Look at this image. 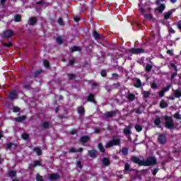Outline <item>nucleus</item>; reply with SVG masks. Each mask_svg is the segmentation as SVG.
I'll use <instances>...</instances> for the list:
<instances>
[{
    "label": "nucleus",
    "mask_w": 181,
    "mask_h": 181,
    "mask_svg": "<svg viewBox=\"0 0 181 181\" xmlns=\"http://www.w3.org/2000/svg\"><path fill=\"white\" fill-rule=\"evenodd\" d=\"M102 163L104 165V166H110V165H111V161H110V158H104L102 160Z\"/></svg>",
    "instance_id": "nucleus-14"
},
{
    "label": "nucleus",
    "mask_w": 181,
    "mask_h": 181,
    "mask_svg": "<svg viewBox=\"0 0 181 181\" xmlns=\"http://www.w3.org/2000/svg\"><path fill=\"white\" fill-rule=\"evenodd\" d=\"M173 117L175 118V119H181V115L177 112L174 115Z\"/></svg>",
    "instance_id": "nucleus-35"
},
{
    "label": "nucleus",
    "mask_w": 181,
    "mask_h": 181,
    "mask_svg": "<svg viewBox=\"0 0 181 181\" xmlns=\"http://www.w3.org/2000/svg\"><path fill=\"white\" fill-rule=\"evenodd\" d=\"M89 139L90 138L88 136H84L81 138V142L86 144V142H87Z\"/></svg>",
    "instance_id": "nucleus-29"
},
{
    "label": "nucleus",
    "mask_w": 181,
    "mask_h": 181,
    "mask_svg": "<svg viewBox=\"0 0 181 181\" xmlns=\"http://www.w3.org/2000/svg\"><path fill=\"white\" fill-rule=\"evenodd\" d=\"M161 124H162V121H160V117H156V119H154V125H156V127H158V128H160Z\"/></svg>",
    "instance_id": "nucleus-13"
},
{
    "label": "nucleus",
    "mask_w": 181,
    "mask_h": 181,
    "mask_svg": "<svg viewBox=\"0 0 181 181\" xmlns=\"http://www.w3.org/2000/svg\"><path fill=\"white\" fill-rule=\"evenodd\" d=\"M98 156V151L97 150H91V158H97Z\"/></svg>",
    "instance_id": "nucleus-27"
},
{
    "label": "nucleus",
    "mask_w": 181,
    "mask_h": 181,
    "mask_svg": "<svg viewBox=\"0 0 181 181\" xmlns=\"http://www.w3.org/2000/svg\"><path fill=\"white\" fill-rule=\"evenodd\" d=\"M170 67L174 69L175 71L177 72V66L175 64H170Z\"/></svg>",
    "instance_id": "nucleus-48"
},
{
    "label": "nucleus",
    "mask_w": 181,
    "mask_h": 181,
    "mask_svg": "<svg viewBox=\"0 0 181 181\" xmlns=\"http://www.w3.org/2000/svg\"><path fill=\"white\" fill-rule=\"evenodd\" d=\"M128 152H129V149L127 147H123L122 148V154L123 155V156H127V155H128Z\"/></svg>",
    "instance_id": "nucleus-22"
},
{
    "label": "nucleus",
    "mask_w": 181,
    "mask_h": 181,
    "mask_svg": "<svg viewBox=\"0 0 181 181\" xmlns=\"http://www.w3.org/2000/svg\"><path fill=\"white\" fill-rule=\"evenodd\" d=\"M76 165L79 169H82L83 166L81 165V163L80 161H76Z\"/></svg>",
    "instance_id": "nucleus-56"
},
{
    "label": "nucleus",
    "mask_w": 181,
    "mask_h": 181,
    "mask_svg": "<svg viewBox=\"0 0 181 181\" xmlns=\"http://www.w3.org/2000/svg\"><path fill=\"white\" fill-rule=\"evenodd\" d=\"M91 90H95V93H98V91H100V84L98 83H92Z\"/></svg>",
    "instance_id": "nucleus-10"
},
{
    "label": "nucleus",
    "mask_w": 181,
    "mask_h": 181,
    "mask_svg": "<svg viewBox=\"0 0 181 181\" xmlns=\"http://www.w3.org/2000/svg\"><path fill=\"white\" fill-rule=\"evenodd\" d=\"M95 134H100L101 132V130L100 129H95Z\"/></svg>",
    "instance_id": "nucleus-64"
},
{
    "label": "nucleus",
    "mask_w": 181,
    "mask_h": 181,
    "mask_svg": "<svg viewBox=\"0 0 181 181\" xmlns=\"http://www.w3.org/2000/svg\"><path fill=\"white\" fill-rule=\"evenodd\" d=\"M43 128H45V129H47V128H49V127H50V123L47 122H45L42 124Z\"/></svg>",
    "instance_id": "nucleus-38"
},
{
    "label": "nucleus",
    "mask_w": 181,
    "mask_h": 181,
    "mask_svg": "<svg viewBox=\"0 0 181 181\" xmlns=\"http://www.w3.org/2000/svg\"><path fill=\"white\" fill-rule=\"evenodd\" d=\"M16 171L12 170V171H11V172L9 173V176H10L11 177H13L14 176H16Z\"/></svg>",
    "instance_id": "nucleus-47"
},
{
    "label": "nucleus",
    "mask_w": 181,
    "mask_h": 181,
    "mask_svg": "<svg viewBox=\"0 0 181 181\" xmlns=\"http://www.w3.org/2000/svg\"><path fill=\"white\" fill-rule=\"evenodd\" d=\"M36 166H40V161L35 160L34 165H32L33 168H36Z\"/></svg>",
    "instance_id": "nucleus-39"
},
{
    "label": "nucleus",
    "mask_w": 181,
    "mask_h": 181,
    "mask_svg": "<svg viewBox=\"0 0 181 181\" xmlns=\"http://www.w3.org/2000/svg\"><path fill=\"white\" fill-rule=\"evenodd\" d=\"M134 128L137 132H141V131H142V126L139 124H136Z\"/></svg>",
    "instance_id": "nucleus-34"
},
{
    "label": "nucleus",
    "mask_w": 181,
    "mask_h": 181,
    "mask_svg": "<svg viewBox=\"0 0 181 181\" xmlns=\"http://www.w3.org/2000/svg\"><path fill=\"white\" fill-rule=\"evenodd\" d=\"M74 19L75 22H78V21H80V17L78 16H75Z\"/></svg>",
    "instance_id": "nucleus-60"
},
{
    "label": "nucleus",
    "mask_w": 181,
    "mask_h": 181,
    "mask_svg": "<svg viewBox=\"0 0 181 181\" xmlns=\"http://www.w3.org/2000/svg\"><path fill=\"white\" fill-rule=\"evenodd\" d=\"M80 50H81V47L77 46L71 48V52H80Z\"/></svg>",
    "instance_id": "nucleus-32"
},
{
    "label": "nucleus",
    "mask_w": 181,
    "mask_h": 181,
    "mask_svg": "<svg viewBox=\"0 0 181 181\" xmlns=\"http://www.w3.org/2000/svg\"><path fill=\"white\" fill-rule=\"evenodd\" d=\"M158 170H159V169H158V168H154L153 170L152 175H153V176H156V173H158Z\"/></svg>",
    "instance_id": "nucleus-52"
},
{
    "label": "nucleus",
    "mask_w": 181,
    "mask_h": 181,
    "mask_svg": "<svg viewBox=\"0 0 181 181\" xmlns=\"http://www.w3.org/2000/svg\"><path fill=\"white\" fill-rule=\"evenodd\" d=\"M35 152H36L37 155L40 156L42 155V149L39 148L38 147L34 148Z\"/></svg>",
    "instance_id": "nucleus-33"
},
{
    "label": "nucleus",
    "mask_w": 181,
    "mask_h": 181,
    "mask_svg": "<svg viewBox=\"0 0 181 181\" xmlns=\"http://www.w3.org/2000/svg\"><path fill=\"white\" fill-rule=\"evenodd\" d=\"M83 151V148H79L78 150L74 148H71L69 150V152L71 153H77V152H82Z\"/></svg>",
    "instance_id": "nucleus-23"
},
{
    "label": "nucleus",
    "mask_w": 181,
    "mask_h": 181,
    "mask_svg": "<svg viewBox=\"0 0 181 181\" xmlns=\"http://www.w3.org/2000/svg\"><path fill=\"white\" fill-rule=\"evenodd\" d=\"M165 9H166V6L165 5V4H161L160 6L155 8V11H158L159 13H162L163 11H165Z\"/></svg>",
    "instance_id": "nucleus-12"
},
{
    "label": "nucleus",
    "mask_w": 181,
    "mask_h": 181,
    "mask_svg": "<svg viewBox=\"0 0 181 181\" xmlns=\"http://www.w3.org/2000/svg\"><path fill=\"white\" fill-rule=\"evenodd\" d=\"M177 29H179V30H181V21H179L177 23Z\"/></svg>",
    "instance_id": "nucleus-54"
},
{
    "label": "nucleus",
    "mask_w": 181,
    "mask_h": 181,
    "mask_svg": "<svg viewBox=\"0 0 181 181\" xmlns=\"http://www.w3.org/2000/svg\"><path fill=\"white\" fill-rule=\"evenodd\" d=\"M56 40H57V43H58V45H62V43H63V37L58 36L56 38Z\"/></svg>",
    "instance_id": "nucleus-31"
},
{
    "label": "nucleus",
    "mask_w": 181,
    "mask_h": 181,
    "mask_svg": "<svg viewBox=\"0 0 181 181\" xmlns=\"http://www.w3.org/2000/svg\"><path fill=\"white\" fill-rule=\"evenodd\" d=\"M105 117L106 118H112L115 115H117V112L115 111H110V112H106L104 114Z\"/></svg>",
    "instance_id": "nucleus-11"
},
{
    "label": "nucleus",
    "mask_w": 181,
    "mask_h": 181,
    "mask_svg": "<svg viewBox=\"0 0 181 181\" xmlns=\"http://www.w3.org/2000/svg\"><path fill=\"white\" fill-rule=\"evenodd\" d=\"M68 77L69 80H74V78H76V76L74 74H69Z\"/></svg>",
    "instance_id": "nucleus-53"
},
{
    "label": "nucleus",
    "mask_w": 181,
    "mask_h": 181,
    "mask_svg": "<svg viewBox=\"0 0 181 181\" xmlns=\"http://www.w3.org/2000/svg\"><path fill=\"white\" fill-rule=\"evenodd\" d=\"M22 138L23 139L28 141V139H29V134H22Z\"/></svg>",
    "instance_id": "nucleus-44"
},
{
    "label": "nucleus",
    "mask_w": 181,
    "mask_h": 181,
    "mask_svg": "<svg viewBox=\"0 0 181 181\" xmlns=\"http://www.w3.org/2000/svg\"><path fill=\"white\" fill-rule=\"evenodd\" d=\"M42 74V70L36 71L35 72L34 77L36 78V77H37V76H39V74Z\"/></svg>",
    "instance_id": "nucleus-46"
},
{
    "label": "nucleus",
    "mask_w": 181,
    "mask_h": 181,
    "mask_svg": "<svg viewBox=\"0 0 181 181\" xmlns=\"http://www.w3.org/2000/svg\"><path fill=\"white\" fill-rule=\"evenodd\" d=\"M127 98L129 101H134V100H135V95L134 93H129L127 94Z\"/></svg>",
    "instance_id": "nucleus-26"
},
{
    "label": "nucleus",
    "mask_w": 181,
    "mask_h": 181,
    "mask_svg": "<svg viewBox=\"0 0 181 181\" xmlns=\"http://www.w3.org/2000/svg\"><path fill=\"white\" fill-rule=\"evenodd\" d=\"M92 36L94 37L95 40H100V39H103V35L97 30H94L93 32Z\"/></svg>",
    "instance_id": "nucleus-8"
},
{
    "label": "nucleus",
    "mask_w": 181,
    "mask_h": 181,
    "mask_svg": "<svg viewBox=\"0 0 181 181\" xmlns=\"http://www.w3.org/2000/svg\"><path fill=\"white\" fill-rule=\"evenodd\" d=\"M113 87L115 88H119V87H121V83L118 82L117 83H114Z\"/></svg>",
    "instance_id": "nucleus-49"
},
{
    "label": "nucleus",
    "mask_w": 181,
    "mask_h": 181,
    "mask_svg": "<svg viewBox=\"0 0 181 181\" xmlns=\"http://www.w3.org/2000/svg\"><path fill=\"white\" fill-rule=\"evenodd\" d=\"M152 65L150 64H146V67H145V71H146V73H151V71H152Z\"/></svg>",
    "instance_id": "nucleus-24"
},
{
    "label": "nucleus",
    "mask_w": 181,
    "mask_h": 181,
    "mask_svg": "<svg viewBox=\"0 0 181 181\" xmlns=\"http://www.w3.org/2000/svg\"><path fill=\"white\" fill-rule=\"evenodd\" d=\"M134 87H136V88H141L142 87V81H141V79L137 78L136 80Z\"/></svg>",
    "instance_id": "nucleus-15"
},
{
    "label": "nucleus",
    "mask_w": 181,
    "mask_h": 181,
    "mask_svg": "<svg viewBox=\"0 0 181 181\" xmlns=\"http://www.w3.org/2000/svg\"><path fill=\"white\" fill-rule=\"evenodd\" d=\"M119 145H121V139H113L106 143L105 148L108 149L112 148V146H119Z\"/></svg>",
    "instance_id": "nucleus-3"
},
{
    "label": "nucleus",
    "mask_w": 181,
    "mask_h": 181,
    "mask_svg": "<svg viewBox=\"0 0 181 181\" xmlns=\"http://www.w3.org/2000/svg\"><path fill=\"white\" fill-rule=\"evenodd\" d=\"M98 148L99 149V152H101V153H104L105 152V148H104L103 143H99L98 145Z\"/></svg>",
    "instance_id": "nucleus-19"
},
{
    "label": "nucleus",
    "mask_w": 181,
    "mask_h": 181,
    "mask_svg": "<svg viewBox=\"0 0 181 181\" xmlns=\"http://www.w3.org/2000/svg\"><path fill=\"white\" fill-rule=\"evenodd\" d=\"M100 76L102 77H105L107 76V71L105 69H103L100 72Z\"/></svg>",
    "instance_id": "nucleus-41"
},
{
    "label": "nucleus",
    "mask_w": 181,
    "mask_h": 181,
    "mask_svg": "<svg viewBox=\"0 0 181 181\" xmlns=\"http://www.w3.org/2000/svg\"><path fill=\"white\" fill-rule=\"evenodd\" d=\"M23 88H25V90H29V88H30V85H24Z\"/></svg>",
    "instance_id": "nucleus-61"
},
{
    "label": "nucleus",
    "mask_w": 181,
    "mask_h": 181,
    "mask_svg": "<svg viewBox=\"0 0 181 181\" xmlns=\"http://www.w3.org/2000/svg\"><path fill=\"white\" fill-rule=\"evenodd\" d=\"M58 23L59 25H60L61 26H63V25H64V23L63 22V18H59L58 19Z\"/></svg>",
    "instance_id": "nucleus-45"
},
{
    "label": "nucleus",
    "mask_w": 181,
    "mask_h": 181,
    "mask_svg": "<svg viewBox=\"0 0 181 181\" xmlns=\"http://www.w3.org/2000/svg\"><path fill=\"white\" fill-rule=\"evenodd\" d=\"M14 33L12 30H7L4 33V36L5 39H9V37H12L13 36Z\"/></svg>",
    "instance_id": "nucleus-9"
},
{
    "label": "nucleus",
    "mask_w": 181,
    "mask_h": 181,
    "mask_svg": "<svg viewBox=\"0 0 181 181\" xmlns=\"http://www.w3.org/2000/svg\"><path fill=\"white\" fill-rule=\"evenodd\" d=\"M112 76L113 77H116V78L119 77V75L118 74H117V73H113V74H112Z\"/></svg>",
    "instance_id": "nucleus-63"
},
{
    "label": "nucleus",
    "mask_w": 181,
    "mask_h": 181,
    "mask_svg": "<svg viewBox=\"0 0 181 181\" xmlns=\"http://www.w3.org/2000/svg\"><path fill=\"white\" fill-rule=\"evenodd\" d=\"M129 52L132 53V54H141L145 53V49H144V48H131L129 49Z\"/></svg>",
    "instance_id": "nucleus-4"
},
{
    "label": "nucleus",
    "mask_w": 181,
    "mask_h": 181,
    "mask_svg": "<svg viewBox=\"0 0 181 181\" xmlns=\"http://www.w3.org/2000/svg\"><path fill=\"white\" fill-rule=\"evenodd\" d=\"M131 160L133 163L139 166H155L158 163V160H156V157L155 156H150L146 160H141L137 156H132Z\"/></svg>",
    "instance_id": "nucleus-1"
},
{
    "label": "nucleus",
    "mask_w": 181,
    "mask_h": 181,
    "mask_svg": "<svg viewBox=\"0 0 181 181\" xmlns=\"http://www.w3.org/2000/svg\"><path fill=\"white\" fill-rule=\"evenodd\" d=\"M91 103L95 104V105H97V101L95 100V96L94 94H91Z\"/></svg>",
    "instance_id": "nucleus-36"
},
{
    "label": "nucleus",
    "mask_w": 181,
    "mask_h": 181,
    "mask_svg": "<svg viewBox=\"0 0 181 181\" xmlns=\"http://www.w3.org/2000/svg\"><path fill=\"white\" fill-rule=\"evenodd\" d=\"M143 95V98H149V96L151 95V92L148 90H144L141 93Z\"/></svg>",
    "instance_id": "nucleus-21"
},
{
    "label": "nucleus",
    "mask_w": 181,
    "mask_h": 181,
    "mask_svg": "<svg viewBox=\"0 0 181 181\" xmlns=\"http://www.w3.org/2000/svg\"><path fill=\"white\" fill-rule=\"evenodd\" d=\"M129 168H130L129 164L126 163L124 165V170H126V172H128L129 170Z\"/></svg>",
    "instance_id": "nucleus-50"
},
{
    "label": "nucleus",
    "mask_w": 181,
    "mask_h": 181,
    "mask_svg": "<svg viewBox=\"0 0 181 181\" xmlns=\"http://www.w3.org/2000/svg\"><path fill=\"white\" fill-rule=\"evenodd\" d=\"M177 76V72L175 71L174 73H173L171 74V78L173 79L175 78V77H176Z\"/></svg>",
    "instance_id": "nucleus-57"
},
{
    "label": "nucleus",
    "mask_w": 181,
    "mask_h": 181,
    "mask_svg": "<svg viewBox=\"0 0 181 181\" xmlns=\"http://www.w3.org/2000/svg\"><path fill=\"white\" fill-rule=\"evenodd\" d=\"M44 66L45 67H46V69H47V67H49V62H47V60L44 61Z\"/></svg>",
    "instance_id": "nucleus-55"
},
{
    "label": "nucleus",
    "mask_w": 181,
    "mask_h": 181,
    "mask_svg": "<svg viewBox=\"0 0 181 181\" xmlns=\"http://www.w3.org/2000/svg\"><path fill=\"white\" fill-rule=\"evenodd\" d=\"M173 12H176V9H171L170 11H168V12H165L164 13V19L165 21H168V19H170V17L172 16V13H173Z\"/></svg>",
    "instance_id": "nucleus-7"
},
{
    "label": "nucleus",
    "mask_w": 181,
    "mask_h": 181,
    "mask_svg": "<svg viewBox=\"0 0 181 181\" xmlns=\"http://www.w3.org/2000/svg\"><path fill=\"white\" fill-rule=\"evenodd\" d=\"M19 107H15L13 108V112H19Z\"/></svg>",
    "instance_id": "nucleus-58"
},
{
    "label": "nucleus",
    "mask_w": 181,
    "mask_h": 181,
    "mask_svg": "<svg viewBox=\"0 0 181 181\" xmlns=\"http://www.w3.org/2000/svg\"><path fill=\"white\" fill-rule=\"evenodd\" d=\"M139 11H140L141 13H143L145 19H148V21H152L153 19V17L152 16V14L145 13V12H146V11H145V8H140Z\"/></svg>",
    "instance_id": "nucleus-5"
},
{
    "label": "nucleus",
    "mask_w": 181,
    "mask_h": 181,
    "mask_svg": "<svg viewBox=\"0 0 181 181\" xmlns=\"http://www.w3.org/2000/svg\"><path fill=\"white\" fill-rule=\"evenodd\" d=\"M170 87H172V86L171 85H168L166 87L163 88V92L166 93V92L169 91V90H170Z\"/></svg>",
    "instance_id": "nucleus-40"
},
{
    "label": "nucleus",
    "mask_w": 181,
    "mask_h": 181,
    "mask_svg": "<svg viewBox=\"0 0 181 181\" xmlns=\"http://www.w3.org/2000/svg\"><path fill=\"white\" fill-rule=\"evenodd\" d=\"M123 132L124 135H131V134H132L131 132V127H129L124 128Z\"/></svg>",
    "instance_id": "nucleus-20"
},
{
    "label": "nucleus",
    "mask_w": 181,
    "mask_h": 181,
    "mask_svg": "<svg viewBox=\"0 0 181 181\" xmlns=\"http://www.w3.org/2000/svg\"><path fill=\"white\" fill-rule=\"evenodd\" d=\"M165 119V127L168 129H175V122H173V118L170 116L165 115L163 116Z\"/></svg>",
    "instance_id": "nucleus-2"
},
{
    "label": "nucleus",
    "mask_w": 181,
    "mask_h": 181,
    "mask_svg": "<svg viewBox=\"0 0 181 181\" xmlns=\"http://www.w3.org/2000/svg\"><path fill=\"white\" fill-rule=\"evenodd\" d=\"M60 176L59 175V174H52L51 175H49V180H54L56 179H59Z\"/></svg>",
    "instance_id": "nucleus-25"
},
{
    "label": "nucleus",
    "mask_w": 181,
    "mask_h": 181,
    "mask_svg": "<svg viewBox=\"0 0 181 181\" xmlns=\"http://www.w3.org/2000/svg\"><path fill=\"white\" fill-rule=\"evenodd\" d=\"M25 119H26V117H25V116L16 117V118L14 119V120L16 122H22V121H25Z\"/></svg>",
    "instance_id": "nucleus-28"
},
{
    "label": "nucleus",
    "mask_w": 181,
    "mask_h": 181,
    "mask_svg": "<svg viewBox=\"0 0 181 181\" xmlns=\"http://www.w3.org/2000/svg\"><path fill=\"white\" fill-rule=\"evenodd\" d=\"M16 97H18V93H16V90H13L11 93H10V95L8 96L10 100H15V98H16Z\"/></svg>",
    "instance_id": "nucleus-17"
},
{
    "label": "nucleus",
    "mask_w": 181,
    "mask_h": 181,
    "mask_svg": "<svg viewBox=\"0 0 181 181\" xmlns=\"http://www.w3.org/2000/svg\"><path fill=\"white\" fill-rule=\"evenodd\" d=\"M77 111L78 114H81V115H84V107H79L77 109Z\"/></svg>",
    "instance_id": "nucleus-30"
},
{
    "label": "nucleus",
    "mask_w": 181,
    "mask_h": 181,
    "mask_svg": "<svg viewBox=\"0 0 181 181\" xmlns=\"http://www.w3.org/2000/svg\"><path fill=\"white\" fill-rule=\"evenodd\" d=\"M135 112H136V114H139V115L142 114V111L139 108L136 109Z\"/></svg>",
    "instance_id": "nucleus-59"
},
{
    "label": "nucleus",
    "mask_w": 181,
    "mask_h": 181,
    "mask_svg": "<svg viewBox=\"0 0 181 181\" xmlns=\"http://www.w3.org/2000/svg\"><path fill=\"white\" fill-rule=\"evenodd\" d=\"M168 33H171L172 35H174V33H176V31L172 27H170L168 29Z\"/></svg>",
    "instance_id": "nucleus-43"
},
{
    "label": "nucleus",
    "mask_w": 181,
    "mask_h": 181,
    "mask_svg": "<svg viewBox=\"0 0 181 181\" xmlns=\"http://www.w3.org/2000/svg\"><path fill=\"white\" fill-rule=\"evenodd\" d=\"M36 22H37V19L36 18V17H33V18H30L28 21V23L31 26L36 25Z\"/></svg>",
    "instance_id": "nucleus-16"
},
{
    "label": "nucleus",
    "mask_w": 181,
    "mask_h": 181,
    "mask_svg": "<svg viewBox=\"0 0 181 181\" xmlns=\"http://www.w3.org/2000/svg\"><path fill=\"white\" fill-rule=\"evenodd\" d=\"M167 53H168V54H172V55H173V50H172V49H168V50L167 51Z\"/></svg>",
    "instance_id": "nucleus-62"
},
{
    "label": "nucleus",
    "mask_w": 181,
    "mask_h": 181,
    "mask_svg": "<svg viewBox=\"0 0 181 181\" xmlns=\"http://www.w3.org/2000/svg\"><path fill=\"white\" fill-rule=\"evenodd\" d=\"M159 97L160 98H162V97H164V95H165V92L163 90V89L159 92Z\"/></svg>",
    "instance_id": "nucleus-51"
},
{
    "label": "nucleus",
    "mask_w": 181,
    "mask_h": 181,
    "mask_svg": "<svg viewBox=\"0 0 181 181\" xmlns=\"http://www.w3.org/2000/svg\"><path fill=\"white\" fill-rule=\"evenodd\" d=\"M158 141L161 145H165L166 144V136L163 134H160L158 136Z\"/></svg>",
    "instance_id": "nucleus-6"
},
{
    "label": "nucleus",
    "mask_w": 181,
    "mask_h": 181,
    "mask_svg": "<svg viewBox=\"0 0 181 181\" xmlns=\"http://www.w3.org/2000/svg\"><path fill=\"white\" fill-rule=\"evenodd\" d=\"M21 16L19 15H17L14 17L15 22H21Z\"/></svg>",
    "instance_id": "nucleus-42"
},
{
    "label": "nucleus",
    "mask_w": 181,
    "mask_h": 181,
    "mask_svg": "<svg viewBox=\"0 0 181 181\" xmlns=\"http://www.w3.org/2000/svg\"><path fill=\"white\" fill-rule=\"evenodd\" d=\"M168 106V103H166L165 101V100H161V101L160 102V108H167V107Z\"/></svg>",
    "instance_id": "nucleus-18"
},
{
    "label": "nucleus",
    "mask_w": 181,
    "mask_h": 181,
    "mask_svg": "<svg viewBox=\"0 0 181 181\" xmlns=\"http://www.w3.org/2000/svg\"><path fill=\"white\" fill-rule=\"evenodd\" d=\"M151 87L153 90H155L156 88H158V84H156V82L153 81L151 83Z\"/></svg>",
    "instance_id": "nucleus-37"
}]
</instances>
